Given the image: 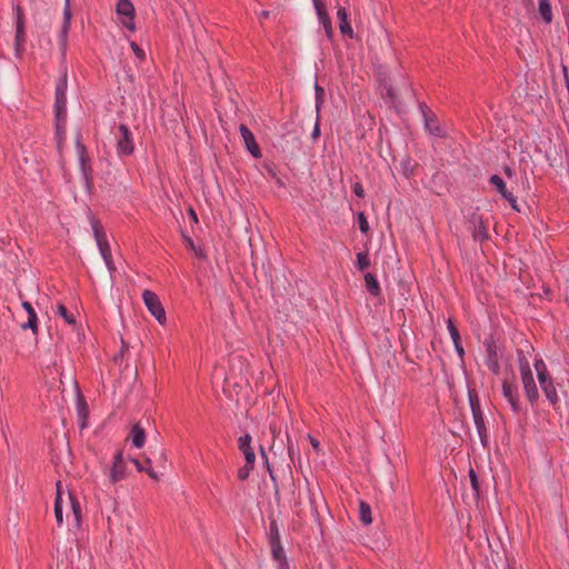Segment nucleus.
Returning <instances> with one entry per match:
<instances>
[{
    "label": "nucleus",
    "mask_w": 569,
    "mask_h": 569,
    "mask_svg": "<svg viewBox=\"0 0 569 569\" xmlns=\"http://www.w3.org/2000/svg\"><path fill=\"white\" fill-rule=\"evenodd\" d=\"M518 361L526 397L531 406H535L539 400V391L536 386L529 361L520 350L518 351Z\"/></svg>",
    "instance_id": "1"
},
{
    "label": "nucleus",
    "mask_w": 569,
    "mask_h": 569,
    "mask_svg": "<svg viewBox=\"0 0 569 569\" xmlns=\"http://www.w3.org/2000/svg\"><path fill=\"white\" fill-rule=\"evenodd\" d=\"M469 405L472 412L475 426L477 428L481 445L483 448L488 447V430L485 423L483 413L480 406V399L476 389H468Z\"/></svg>",
    "instance_id": "2"
},
{
    "label": "nucleus",
    "mask_w": 569,
    "mask_h": 569,
    "mask_svg": "<svg viewBox=\"0 0 569 569\" xmlns=\"http://www.w3.org/2000/svg\"><path fill=\"white\" fill-rule=\"evenodd\" d=\"M17 21H16V39H14V50L18 57H21L24 51L26 43V21L23 9L20 4L14 7Z\"/></svg>",
    "instance_id": "3"
},
{
    "label": "nucleus",
    "mask_w": 569,
    "mask_h": 569,
    "mask_svg": "<svg viewBox=\"0 0 569 569\" xmlns=\"http://www.w3.org/2000/svg\"><path fill=\"white\" fill-rule=\"evenodd\" d=\"M142 298L150 313L158 320L160 325H164L167 320L166 311L159 297L150 290H144Z\"/></svg>",
    "instance_id": "4"
},
{
    "label": "nucleus",
    "mask_w": 569,
    "mask_h": 569,
    "mask_svg": "<svg viewBox=\"0 0 569 569\" xmlns=\"http://www.w3.org/2000/svg\"><path fill=\"white\" fill-rule=\"evenodd\" d=\"M116 11L120 17L122 26L130 31H134L136 9L131 0H119L117 3Z\"/></svg>",
    "instance_id": "5"
},
{
    "label": "nucleus",
    "mask_w": 569,
    "mask_h": 569,
    "mask_svg": "<svg viewBox=\"0 0 569 569\" xmlns=\"http://www.w3.org/2000/svg\"><path fill=\"white\" fill-rule=\"evenodd\" d=\"M76 149L80 161L81 172L83 174L87 186L89 187L91 183L92 168L90 166V159L87 153V148L82 142V134L80 131L76 136Z\"/></svg>",
    "instance_id": "6"
},
{
    "label": "nucleus",
    "mask_w": 569,
    "mask_h": 569,
    "mask_svg": "<svg viewBox=\"0 0 569 569\" xmlns=\"http://www.w3.org/2000/svg\"><path fill=\"white\" fill-rule=\"evenodd\" d=\"M117 137V151L119 156H130L134 151V146L132 141V134L126 124H120L118 127Z\"/></svg>",
    "instance_id": "7"
},
{
    "label": "nucleus",
    "mask_w": 569,
    "mask_h": 569,
    "mask_svg": "<svg viewBox=\"0 0 569 569\" xmlns=\"http://www.w3.org/2000/svg\"><path fill=\"white\" fill-rule=\"evenodd\" d=\"M67 76L64 74L56 86L54 114L56 118H67Z\"/></svg>",
    "instance_id": "8"
},
{
    "label": "nucleus",
    "mask_w": 569,
    "mask_h": 569,
    "mask_svg": "<svg viewBox=\"0 0 569 569\" xmlns=\"http://www.w3.org/2000/svg\"><path fill=\"white\" fill-rule=\"evenodd\" d=\"M71 8H70V0L64 1V9H63V22L61 26L60 34H59V46L61 49L62 54H66L67 44H68V33L70 30L71 24Z\"/></svg>",
    "instance_id": "9"
},
{
    "label": "nucleus",
    "mask_w": 569,
    "mask_h": 569,
    "mask_svg": "<svg viewBox=\"0 0 569 569\" xmlns=\"http://www.w3.org/2000/svg\"><path fill=\"white\" fill-rule=\"evenodd\" d=\"M420 109L423 114L425 127L429 133L440 138L445 137V131L442 130L437 116L426 104H420Z\"/></svg>",
    "instance_id": "10"
},
{
    "label": "nucleus",
    "mask_w": 569,
    "mask_h": 569,
    "mask_svg": "<svg viewBox=\"0 0 569 569\" xmlns=\"http://www.w3.org/2000/svg\"><path fill=\"white\" fill-rule=\"evenodd\" d=\"M489 182L496 188V190L501 194V197L509 202L510 207L515 211H520L517 203V198L512 194V192H510L507 189L506 183L500 176L492 174L489 179Z\"/></svg>",
    "instance_id": "11"
},
{
    "label": "nucleus",
    "mask_w": 569,
    "mask_h": 569,
    "mask_svg": "<svg viewBox=\"0 0 569 569\" xmlns=\"http://www.w3.org/2000/svg\"><path fill=\"white\" fill-rule=\"evenodd\" d=\"M472 237L476 241L483 242L488 240L489 234L482 217L478 213H472L469 219Z\"/></svg>",
    "instance_id": "12"
},
{
    "label": "nucleus",
    "mask_w": 569,
    "mask_h": 569,
    "mask_svg": "<svg viewBox=\"0 0 569 569\" xmlns=\"http://www.w3.org/2000/svg\"><path fill=\"white\" fill-rule=\"evenodd\" d=\"M91 226L101 256L110 253V246L107 239V234L101 222L97 218H91Z\"/></svg>",
    "instance_id": "13"
},
{
    "label": "nucleus",
    "mask_w": 569,
    "mask_h": 569,
    "mask_svg": "<svg viewBox=\"0 0 569 569\" xmlns=\"http://www.w3.org/2000/svg\"><path fill=\"white\" fill-rule=\"evenodd\" d=\"M127 466L123 459V451L118 450L113 457L112 467L110 470V481L117 483L127 477Z\"/></svg>",
    "instance_id": "14"
},
{
    "label": "nucleus",
    "mask_w": 569,
    "mask_h": 569,
    "mask_svg": "<svg viewBox=\"0 0 569 569\" xmlns=\"http://www.w3.org/2000/svg\"><path fill=\"white\" fill-rule=\"evenodd\" d=\"M502 393L510 403L512 411L515 413H519L521 411V407L519 403V395L516 383L505 380L502 383Z\"/></svg>",
    "instance_id": "15"
},
{
    "label": "nucleus",
    "mask_w": 569,
    "mask_h": 569,
    "mask_svg": "<svg viewBox=\"0 0 569 569\" xmlns=\"http://www.w3.org/2000/svg\"><path fill=\"white\" fill-rule=\"evenodd\" d=\"M240 133L241 137L246 143L247 150L252 154V157L259 159L262 157L261 150L259 144L256 141V138L253 133L250 131V129L246 124H240Z\"/></svg>",
    "instance_id": "16"
},
{
    "label": "nucleus",
    "mask_w": 569,
    "mask_h": 569,
    "mask_svg": "<svg viewBox=\"0 0 569 569\" xmlns=\"http://www.w3.org/2000/svg\"><path fill=\"white\" fill-rule=\"evenodd\" d=\"M315 9L317 11L318 19L320 23L323 26L326 34L328 38H332L333 28L331 24L330 17L327 12L326 4L322 0H312Z\"/></svg>",
    "instance_id": "17"
},
{
    "label": "nucleus",
    "mask_w": 569,
    "mask_h": 569,
    "mask_svg": "<svg viewBox=\"0 0 569 569\" xmlns=\"http://www.w3.org/2000/svg\"><path fill=\"white\" fill-rule=\"evenodd\" d=\"M539 385L551 406L556 407L559 402V397L557 393V389L551 376L541 378Z\"/></svg>",
    "instance_id": "18"
},
{
    "label": "nucleus",
    "mask_w": 569,
    "mask_h": 569,
    "mask_svg": "<svg viewBox=\"0 0 569 569\" xmlns=\"http://www.w3.org/2000/svg\"><path fill=\"white\" fill-rule=\"evenodd\" d=\"M486 349H487V359H486V366L487 368L495 375H499L500 372V366L497 355V349L493 340H488L486 342Z\"/></svg>",
    "instance_id": "19"
},
{
    "label": "nucleus",
    "mask_w": 569,
    "mask_h": 569,
    "mask_svg": "<svg viewBox=\"0 0 569 569\" xmlns=\"http://www.w3.org/2000/svg\"><path fill=\"white\" fill-rule=\"evenodd\" d=\"M23 309L28 313V321L21 325V328L23 330L31 329L33 335L38 333V317L37 313L32 307V305L29 301L22 302Z\"/></svg>",
    "instance_id": "20"
},
{
    "label": "nucleus",
    "mask_w": 569,
    "mask_h": 569,
    "mask_svg": "<svg viewBox=\"0 0 569 569\" xmlns=\"http://www.w3.org/2000/svg\"><path fill=\"white\" fill-rule=\"evenodd\" d=\"M239 449L243 452L246 461H248V465H254L256 461V455L252 450L250 443H251V436L249 433L241 436L238 440Z\"/></svg>",
    "instance_id": "21"
},
{
    "label": "nucleus",
    "mask_w": 569,
    "mask_h": 569,
    "mask_svg": "<svg viewBox=\"0 0 569 569\" xmlns=\"http://www.w3.org/2000/svg\"><path fill=\"white\" fill-rule=\"evenodd\" d=\"M136 448H142L146 442V432L140 422H136L128 437Z\"/></svg>",
    "instance_id": "22"
},
{
    "label": "nucleus",
    "mask_w": 569,
    "mask_h": 569,
    "mask_svg": "<svg viewBox=\"0 0 569 569\" xmlns=\"http://www.w3.org/2000/svg\"><path fill=\"white\" fill-rule=\"evenodd\" d=\"M447 325H448L449 333H450L451 339L455 345V349H456L457 353L460 356V358H462L465 355V349L461 343V337H460L459 330L456 327V325L453 323L452 319H448Z\"/></svg>",
    "instance_id": "23"
},
{
    "label": "nucleus",
    "mask_w": 569,
    "mask_h": 569,
    "mask_svg": "<svg viewBox=\"0 0 569 569\" xmlns=\"http://www.w3.org/2000/svg\"><path fill=\"white\" fill-rule=\"evenodd\" d=\"M337 18L339 19V28L342 34L349 36L350 38L353 37V31L348 22V16L345 8L340 7L337 11Z\"/></svg>",
    "instance_id": "24"
},
{
    "label": "nucleus",
    "mask_w": 569,
    "mask_h": 569,
    "mask_svg": "<svg viewBox=\"0 0 569 569\" xmlns=\"http://www.w3.org/2000/svg\"><path fill=\"white\" fill-rule=\"evenodd\" d=\"M365 282H366V288L371 296L378 297L381 295V288H380V284H379L377 278L375 277V274H372L370 272L366 273Z\"/></svg>",
    "instance_id": "25"
},
{
    "label": "nucleus",
    "mask_w": 569,
    "mask_h": 569,
    "mask_svg": "<svg viewBox=\"0 0 569 569\" xmlns=\"http://www.w3.org/2000/svg\"><path fill=\"white\" fill-rule=\"evenodd\" d=\"M57 496L54 500V517L57 525L60 527L63 522V515H62V497H61V481L57 482Z\"/></svg>",
    "instance_id": "26"
},
{
    "label": "nucleus",
    "mask_w": 569,
    "mask_h": 569,
    "mask_svg": "<svg viewBox=\"0 0 569 569\" xmlns=\"http://www.w3.org/2000/svg\"><path fill=\"white\" fill-rule=\"evenodd\" d=\"M539 13L546 23H551L553 19L550 0H538Z\"/></svg>",
    "instance_id": "27"
},
{
    "label": "nucleus",
    "mask_w": 569,
    "mask_h": 569,
    "mask_svg": "<svg viewBox=\"0 0 569 569\" xmlns=\"http://www.w3.org/2000/svg\"><path fill=\"white\" fill-rule=\"evenodd\" d=\"M66 119L67 118H56V138H57V144L59 151L62 149V142L64 139V127H66Z\"/></svg>",
    "instance_id": "28"
},
{
    "label": "nucleus",
    "mask_w": 569,
    "mask_h": 569,
    "mask_svg": "<svg viewBox=\"0 0 569 569\" xmlns=\"http://www.w3.org/2000/svg\"><path fill=\"white\" fill-rule=\"evenodd\" d=\"M69 499H70L71 509H72V512L74 516L76 525L79 527L81 525V518H82L81 505H80L79 500L77 499V497L73 496L72 493H69Z\"/></svg>",
    "instance_id": "29"
},
{
    "label": "nucleus",
    "mask_w": 569,
    "mask_h": 569,
    "mask_svg": "<svg viewBox=\"0 0 569 569\" xmlns=\"http://www.w3.org/2000/svg\"><path fill=\"white\" fill-rule=\"evenodd\" d=\"M78 415L81 418V428H84L87 426V418H88V406L86 400L82 396H79L78 403H77Z\"/></svg>",
    "instance_id": "30"
},
{
    "label": "nucleus",
    "mask_w": 569,
    "mask_h": 569,
    "mask_svg": "<svg viewBox=\"0 0 569 569\" xmlns=\"http://www.w3.org/2000/svg\"><path fill=\"white\" fill-rule=\"evenodd\" d=\"M270 548H271L273 559L279 561L280 563L284 562L287 565L286 555H284V550L281 546V542L280 541L270 542Z\"/></svg>",
    "instance_id": "31"
},
{
    "label": "nucleus",
    "mask_w": 569,
    "mask_h": 569,
    "mask_svg": "<svg viewBox=\"0 0 569 569\" xmlns=\"http://www.w3.org/2000/svg\"><path fill=\"white\" fill-rule=\"evenodd\" d=\"M359 513H360V520L365 525H370L372 522L371 508L367 502L360 501Z\"/></svg>",
    "instance_id": "32"
},
{
    "label": "nucleus",
    "mask_w": 569,
    "mask_h": 569,
    "mask_svg": "<svg viewBox=\"0 0 569 569\" xmlns=\"http://www.w3.org/2000/svg\"><path fill=\"white\" fill-rule=\"evenodd\" d=\"M370 266V259L367 251L357 253V267L360 271L368 269Z\"/></svg>",
    "instance_id": "33"
},
{
    "label": "nucleus",
    "mask_w": 569,
    "mask_h": 569,
    "mask_svg": "<svg viewBox=\"0 0 569 569\" xmlns=\"http://www.w3.org/2000/svg\"><path fill=\"white\" fill-rule=\"evenodd\" d=\"M535 368L537 371V378L540 380L541 378L550 376L547 366L542 359H536L535 360Z\"/></svg>",
    "instance_id": "34"
},
{
    "label": "nucleus",
    "mask_w": 569,
    "mask_h": 569,
    "mask_svg": "<svg viewBox=\"0 0 569 569\" xmlns=\"http://www.w3.org/2000/svg\"><path fill=\"white\" fill-rule=\"evenodd\" d=\"M280 541L279 528L277 521L271 518L269 526V543Z\"/></svg>",
    "instance_id": "35"
},
{
    "label": "nucleus",
    "mask_w": 569,
    "mask_h": 569,
    "mask_svg": "<svg viewBox=\"0 0 569 569\" xmlns=\"http://www.w3.org/2000/svg\"><path fill=\"white\" fill-rule=\"evenodd\" d=\"M468 475H469L472 490L475 491L476 497L479 498L480 497V482H479L478 476L472 468L469 469Z\"/></svg>",
    "instance_id": "36"
},
{
    "label": "nucleus",
    "mask_w": 569,
    "mask_h": 569,
    "mask_svg": "<svg viewBox=\"0 0 569 569\" xmlns=\"http://www.w3.org/2000/svg\"><path fill=\"white\" fill-rule=\"evenodd\" d=\"M58 312L66 320L67 323H69V325L76 323L74 316L68 311V309L64 305L60 303L58 306Z\"/></svg>",
    "instance_id": "37"
},
{
    "label": "nucleus",
    "mask_w": 569,
    "mask_h": 569,
    "mask_svg": "<svg viewBox=\"0 0 569 569\" xmlns=\"http://www.w3.org/2000/svg\"><path fill=\"white\" fill-rule=\"evenodd\" d=\"M186 246L188 249H191L194 254L199 258H206V254L201 248H196L192 239L190 237H184Z\"/></svg>",
    "instance_id": "38"
},
{
    "label": "nucleus",
    "mask_w": 569,
    "mask_h": 569,
    "mask_svg": "<svg viewBox=\"0 0 569 569\" xmlns=\"http://www.w3.org/2000/svg\"><path fill=\"white\" fill-rule=\"evenodd\" d=\"M358 222H359V229L362 233H368L370 227L367 220L366 214L361 211L358 213Z\"/></svg>",
    "instance_id": "39"
},
{
    "label": "nucleus",
    "mask_w": 569,
    "mask_h": 569,
    "mask_svg": "<svg viewBox=\"0 0 569 569\" xmlns=\"http://www.w3.org/2000/svg\"><path fill=\"white\" fill-rule=\"evenodd\" d=\"M253 467L254 465H248V461H246L244 466L238 470V478L240 480H246Z\"/></svg>",
    "instance_id": "40"
},
{
    "label": "nucleus",
    "mask_w": 569,
    "mask_h": 569,
    "mask_svg": "<svg viewBox=\"0 0 569 569\" xmlns=\"http://www.w3.org/2000/svg\"><path fill=\"white\" fill-rule=\"evenodd\" d=\"M130 48L132 49L134 56L140 60H144L146 58V53L144 51L134 42V41H131L130 42Z\"/></svg>",
    "instance_id": "41"
},
{
    "label": "nucleus",
    "mask_w": 569,
    "mask_h": 569,
    "mask_svg": "<svg viewBox=\"0 0 569 569\" xmlns=\"http://www.w3.org/2000/svg\"><path fill=\"white\" fill-rule=\"evenodd\" d=\"M102 258H103V260H104V263H106V266H107L108 270H109L110 272L116 271V266H114V263H113L111 252H110V253H107V254H103V256H102Z\"/></svg>",
    "instance_id": "42"
},
{
    "label": "nucleus",
    "mask_w": 569,
    "mask_h": 569,
    "mask_svg": "<svg viewBox=\"0 0 569 569\" xmlns=\"http://www.w3.org/2000/svg\"><path fill=\"white\" fill-rule=\"evenodd\" d=\"M352 190L355 192V194L358 197V198H363L365 197V189L362 187V184L360 182H356L352 184Z\"/></svg>",
    "instance_id": "43"
},
{
    "label": "nucleus",
    "mask_w": 569,
    "mask_h": 569,
    "mask_svg": "<svg viewBox=\"0 0 569 569\" xmlns=\"http://www.w3.org/2000/svg\"><path fill=\"white\" fill-rule=\"evenodd\" d=\"M325 96V90L316 84V98H317V110H319V106L322 102V97Z\"/></svg>",
    "instance_id": "44"
},
{
    "label": "nucleus",
    "mask_w": 569,
    "mask_h": 569,
    "mask_svg": "<svg viewBox=\"0 0 569 569\" xmlns=\"http://www.w3.org/2000/svg\"><path fill=\"white\" fill-rule=\"evenodd\" d=\"M503 172H505V174H506L509 179H511V178H513V177L516 176L515 170H513L511 167H509V166H506V167L503 168Z\"/></svg>",
    "instance_id": "45"
},
{
    "label": "nucleus",
    "mask_w": 569,
    "mask_h": 569,
    "mask_svg": "<svg viewBox=\"0 0 569 569\" xmlns=\"http://www.w3.org/2000/svg\"><path fill=\"white\" fill-rule=\"evenodd\" d=\"M188 214L190 217V219L193 221V222H198V216L196 213V210L193 208H189L188 209Z\"/></svg>",
    "instance_id": "46"
},
{
    "label": "nucleus",
    "mask_w": 569,
    "mask_h": 569,
    "mask_svg": "<svg viewBox=\"0 0 569 569\" xmlns=\"http://www.w3.org/2000/svg\"><path fill=\"white\" fill-rule=\"evenodd\" d=\"M131 461L137 467V469L139 471H144L146 470L144 467L142 466V463L138 459L132 458Z\"/></svg>",
    "instance_id": "47"
},
{
    "label": "nucleus",
    "mask_w": 569,
    "mask_h": 569,
    "mask_svg": "<svg viewBox=\"0 0 569 569\" xmlns=\"http://www.w3.org/2000/svg\"><path fill=\"white\" fill-rule=\"evenodd\" d=\"M319 136H320V127H319V123L317 122L313 128V131H312V138L316 140Z\"/></svg>",
    "instance_id": "48"
},
{
    "label": "nucleus",
    "mask_w": 569,
    "mask_h": 569,
    "mask_svg": "<svg viewBox=\"0 0 569 569\" xmlns=\"http://www.w3.org/2000/svg\"><path fill=\"white\" fill-rule=\"evenodd\" d=\"M309 439H310L311 446H312L316 450H318V449H319V447H320V442H319L317 439H315L313 437H311V436H309Z\"/></svg>",
    "instance_id": "49"
},
{
    "label": "nucleus",
    "mask_w": 569,
    "mask_h": 569,
    "mask_svg": "<svg viewBox=\"0 0 569 569\" xmlns=\"http://www.w3.org/2000/svg\"><path fill=\"white\" fill-rule=\"evenodd\" d=\"M147 473L149 475L150 478L152 479H158V476L157 473L153 471V469H146Z\"/></svg>",
    "instance_id": "50"
},
{
    "label": "nucleus",
    "mask_w": 569,
    "mask_h": 569,
    "mask_svg": "<svg viewBox=\"0 0 569 569\" xmlns=\"http://www.w3.org/2000/svg\"><path fill=\"white\" fill-rule=\"evenodd\" d=\"M274 497H276V500L279 501L280 500V492H279V488L278 486L276 485L274 486Z\"/></svg>",
    "instance_id": "51"
},
{
    "label": "nucleus",
    "mask_w": 569,
    "mask_h": 569,
    "mask_svg": "<svg viewBox=\"0 0 569 569\" xmlns=\"http://www.w3.org/2000/svg\"><path fill=\"white\" fill-rule=\"evenodd\" d=\"M269 16H270L269 11H262L261 14H260V17L263 18V19L269 18Z\"/></svg>",
    "instance_id": "52"
},
{
    "label": "nucleus",
    "mask_w": 569,
    "mask_h": 569,
    "mask_svg": "<svg viewBox=\"0 0 569 569\" xmlns=\"http://www.w3.org/2000/svg\"><path fill=\"white\" fill-rule=\"evenodd\" d=\"M387 93H388V96H389L390 98H393V97H395L391 88H389V89L387 90Z\"/></svg>",
    "instance_id": "53"
},
{
    "label": "nucleus",
    "mask_w": 569,
    "mask_h": 569,
    "mask_svg": "<svg viewBox=\"0 0 569 569\" xmlns=\"http://www.w3.org/2000/svg\"><path fill=\"white\" fill-rule=\"evenodd\" d=\"M146 463L150 465L151 463L150 459H146Z\"/></svg>",
    "instance_id": "54"
},
{
    "label": "nucleus",
    "mask_w": 569,
    "mask_h": 569,
    "mask_svg": "<svg viewBox=\"0 0 569 569\" xmlns=\"http://www.w3.org/2000/svg\"><path fill=\"white\" fill-rule=\"evenodd\" d=\"M509 569H511V568H509Z\"/></svg>",
    "instance_id": "55"
}]
</instances>
